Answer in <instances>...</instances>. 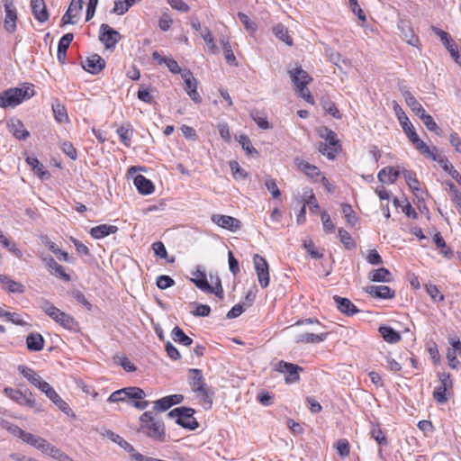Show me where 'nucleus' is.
Returning a JSON list of instances; mask_svg holds the SVG:
<instances>
[{
    "label": "nucleus",
    "mask_w": 461,
    "mask_h": 461,
    "mask_svg": "<svg viewBox=\"0 0 461 461\" xmlns=\"http://www.w3.org/2000/svg\"><path fill=\"white\" fill-rule=\"evenodd\" d=\"M139 431L153 440L166 441L167 434L164 422L157 418L152 411H145L140 415Z\"/></svg>",
    "instance_id": "1"
},
{
    "label": "nucleus",
    "mask_w": 461,
    "mask_h": 461,
    "mask_svg": "<svg viewBox=\"0 0 461 461\" xmlns=\"http://www.w3.org/2000/svg\"><path fill=\"white\" fill-rule=\"evenodd\" d=\"M34 95L32 86L11 87L0 93V107H15Z\"/></svg>",
    "instance_id": "2"
},
{
    "label": "nucleus",
    "mask_w": 461,
    "mask_h": 461,
    "mask_svg": "<svg viewBox=\"0 0 461 461\" xmlns=\"http://www.w3.org/2000/svg\"><path fill=\"white\" fill-rule=\"evenodd\" d=\"M4 393L19 405L32 409L35 412H41L44 411L42 404L39 403L35 400L34 395L28 389L21 391L11 387H5L4 389Z\"/></svg>",
    "instance_id": "3"
},
{
    "label": "nucleus",
    "mask_w": 461,
    "mask_h": 461,
    "mask_svg": "<svg viewBox=\"0 0 461 461\" xmlns=\"http://www.w3.org/2000/svg\"><path fill=\"white\" fill-rule=\"evenodd\" d=\"M291 79L294 84L298 95L303 98L307 103L313 104L314 100L308 88V84L312 81V77L302 68H296L289 71Z\"/></svg>",
    "instance_id": "4"
},
{
    "label": "nucleus",
    "mask_w": 461,
    "mask_h": 461,
    "mask_svg": "<svg viewBox=\"0 0 461 461\" xmlns=\"http://www.w3.org/2000/svg\"><path fill=\"white\" fill-rule=\"evenodd\" d=\"M194 410L188 407H177L167 413L168 418H176V422L185 429L194 430L199 427L198 421L194 418Z\"/></svg>",
    "instance_id": "5"
},
{
    "label": "nucleus",
    "mask_w": 461,
    "mask_h": 461,
    "mask_svg": "<svg viewBox=\"0 0 461 461\" xmlns=\"http://www.w3.org/2000/svg\"><path fill=\"white\" fill-rule=\"evenodd\" d=\"M274 369L279 373L285 374V381L286 384H294L300 380V372L303 371V368L298 365L280 360L275 366Z\"/></svg>",
    "instance_id": "6"
},
{
    "label": "nucleus",
    "mask_w": 461,
    "mask_h": 461,
    "mask_svg": "<svg viewBox=\"0 0 461 461\" xmlns=\"http://www.w3.org/2000/svg\"><path fill=\"white\" fill-rule=\"evenodd\" d=\"M255 270L258 276V283L262 288H266L269 285V267L266 258L258 254H255L253 258Z\"/></svg>",
    "instance_id": "7"
},
{
    "label": "nucleus",
    "mask_w": 461,
    "mask_h": 461,
    "mask_svg": "<svg viewBox=\"0 0 461 461\" xmlns=\"http://www.w3.org/2000/svg\"><path fill=\"white\" fill-rule=\"evenodd\" d=\"M121 39L122 35L119 32L106 23L101 24L99 40L104 44L106 49H114Z\"/></svg>",
    "instance_id": "8"
},
{
    "label": "nucleus",
    "mask_w": 461,
    "mask_h": 461,
    "mask_svg": "<svg viewBox=\"0 0 461 461\" xmlns=\"http://www.w3.org/2000/svg\"><path fill=\"white\" fill-rule=\"evenodd\" d=\"M38 389L45 393V395L63 412L68 413L70 411L68 404L64 400H62V398L57 393V392L49 383L43 381Z\"/></svg>",
    "instance_id": "9"
},
{
    "label": "nucleus",
    "mask_w": 461,
    "mask_h": 461,
    "mask_svg": "<svg viewBox=\"0 0 461 461\" xmlns=\"http://www.w3.org/2000/svg\"><path fill=\"white\" fill-rule=\"evenodd\" d=\"M211 220L219 227L232 232H236L242 226L241 221L239 219L229 215L212 214L211 216Z\"/></svg>",
    "instance_id": "10"
},
{
    "label": "nucleus",
    "mask_w": 461,
    "mask_h": 461,
    "mask_svg": "<svg viewBox=\"0 0 461 461\" xmlns=\"http://www.w3.org/2000/svg\"><path fill=\"white\" fill-rule=\"evenodd\" d=\"M4 7L5 12L4 27L9 33H13L16 29L17 20L16 8L14 5V0H4Z\"/></svg>",
    "instance_id": "11"
},
{
    "label": "nucleus",
    "mask_w": 461,
    "mask_h": 461,
    "mask_svg": "<svg viewBox=\"0 0 461 461\" xmlns=\"http://www.w3.org/2000/svg\"><path fill=\"white\" fill-rule=\"evenodd\" d=\"M125 395L126 401L129 399L140 400L132 402V406L139 410L146 409L149 402L148 401H143L146 396L145 392L140 387H125Z\"/></svg>",
    "instance_id": "12"
},
{
    "label": "nucleus",
    "mask_w": 461,
    "mask_h": 461,
    "mask_svg": "<svg viewBox=\"0 0 461 461\" xmlns=\"http://www.w3.org/2000/svg\"><path fill=\"white\" fill-rule=\"evenodd\" d=\"M83 7V0H72L70 5L61 18V26L66 24H76L77 23V15Z\"/></svg>",
    "instance_id": "13"
},
{
    "label": "nucleus",
    "mask_w": 461,
    "mask_h": 461,
    "mask_svg": "<svg viewBox=\"0 0 461 461\" xmlns=\"http://www.w3.org/2000/svg\"><path fill=\"white\" fill-rule=\"evenodd\" d=\"M82 67L86 71L95 75L104 68L105 60L100 55L93 54L82 62Z\"/></svg>",
    "instance_id": "14"
},
{
    "label": "nucleus",
    "mask_w": 461,
    "mask_h": 461,
    "mask_svg": "<svg viewBox=\"0 0 461 461\" xmlns=\"http://www.w3.org/2000/svg\"><path fill=\"white\" fill-rule=\"evenodd\" d=\"M294 164L300 171L303 172L308 177L316 182L322 176L321 172L316 166L312 165L302 158H296L294 159Z\"/></svg>",
    "instance_id": "15"
},
{
    "label": "nucleus",
    "mask_w": 461,
    "mask_h": 461,
    "mask_svg": "<svg viewBox=\"0 0 461 461\" xmlns=\"http://www.w3.org/2000/svg\"><path fill=\"white\" fill-rule=\"evenodd\" d=\"M32 12L39 23L49 20L50 14L44 0H31Z\"/></svg>",
    "instance_id": "16"
},
{
    "label": "nucleus",
    "mask_w": 461,
    "mask_h": 461,
    "mask_svg": "<svg viewBox=\"0 0 461 461\" xmlns=\"http://www.w3.org/2000/svg\"><path fill=\"white\" fill-rule=\"evenodd\" d=\"M365 291L375 298L392 299L395 296V292L387 285H368Z\"/></svg>",
    "instance_id": "17"
},
{
    "label": "nucleus",
    "mask_w": 461,
    "mask_h": 461,
    "mask_svg": "<svg viewBox=\"0 0 461 461\" xmlns=\"http://www.w3.org/2000/svg\"><path fill=\"white\" fill-rule=\"evenodd\" d=\"M7 128L9 131L18 140H26L30 133L25 129L23 122L19 119H11L7 122Z\"/></svg>",
    "instance_id": "18"
},
{
    "label": "nucleus",
    "mask_w": 461,
    "mask_h": 461,
    "mask_svg": "<svg viewBox=\"0 0 461 461\" xmlns=\"http://www.w3.org/2000/svg\"><path fill=\"white\" fill-rule=\"evenodd\" d=\"M333 300L336 303L339 311L348 316H352L359 312V310L348 298L334 295Z\"/></svg>",
    "instance_id": "19"
},
{
    "label": "nucleus",
    "mask_w": 461,
    "mask_h": 461,
    "mask_svg": "<svg viewBox=\"0 0 461 461\" xmlns=\"http://www.w3.org/2000/svg\"><path fill=\"white\" fill-rule=\"evenodd\" d=\"M23 441L41 451L43 454L48 451V447L50 446V443L45 438L29 432H26L25 435H23Z\"/></svg>",
    "instance_id": "20"
},
{
    "label": "nucleus",
    "mask_w": 461,
    "mask_h": 461,
    "mask_svg": "<svg viewBox=\"0 0 461 461\" xmlns=\"http://www.w3.org/2000/svg\"><path fill=\"white\" fill-rule=\"evenodd\" d=\"M432 30L440 38L442 43L449 51L450 55L456 59L458 58V51L449 34L439 28L433 27Z\"/></svg>",
    "instance_id": "21"
},
{
    "label": "nucleus",
    "mask_w": 461,
    "mask_h": 461,
    "mask_svg": "<svg viewBox=\"0 0 461 461\" xmlns=\"http://www.w3.org/2000/svg\"><path fill=\"white\" fill-rule=\"evenodd\" d=\"M192 275L194 277L191 278V282H193L196 287L203 292H212V286L209 284L206 278V274L203 270H201L198 267Z\"/></svg>",
    "instance_id": "22"
},
{
    "label": "nucleus",
    "mask_w": 461,
    "mask_h": 461,
    "mask_svg": "<svg viewBox=\"0 0 461 461\" xmlns=\"http://www.w3.org/2000/svg\"><path fill=\"white\" fill-rule=\"evenodd\" d=\"M43 260L46 264V267H48L51 274L55 275L57 277L60 279H63L64 281L68 282L70 280L69 275H68L65 272L63 267L57 263V261L54 258L50 257L45 258Z\"/></svg>",
    "instance_id": "23"
},
{
    "label": "nucleus",
    "mask_w": 461,
    "mask_h": 461,
    "mask_svg": "<svg viewBox=\"0 0 461 461\" xmlns=\"http://www.w3.org/2000/svg\"><path fill=\"white\" fill-rule=\"evenodd\" d=\"M118 231V227L110 224H101L90 230V235L96 240L103 239L110 234H114Z\"/></svg>",
    "instance_id": "24"
},
{
    "label": "nucleus",
    "mask_w": 461,
    "mask_h": 461,
    "mask_svg": "<svg viewBox=\"0 0 461 461\" xmlns=\"http://www.w3.org/2000/svg\"><path fill=\"white\" fill-rule=\"evenodd\" d=\"M44 343L45 340L43 337L38 332L30 333L26 337V347L29 351H41L44 347Z\"/></svg>",
    "instance_id": "25"
},
{
    "label": "nucleus",
    "mask_w": 461,
    "mask_h": 461,
    "mask_svg": "<svg viewBox=\"0 0 461 461\" xmlns=\"http://www.w3.org/2000/svg\"><path fill=\"white\" fill-rule=\"evenodd\" d=\"M134 185L141 194H150L154 192L153 183L142 175L134 177Z\"/></svg>",
    "instance_id": "26"
},
{
    "label": "nucleus",
    "mask_w": 461,
    "mask_h": 461,
    "mask_svg": "<svg viewBox=\"0 0 461 461\" xmlns=\"http://www.w3.org/2000/svg\"><path fill=\"white\" fill-rule=\"evenodd\" d=\"M400 176V171L393 167H386L378 173V180L384 184H393Z\"/></svg>",
    "instance_id": "27"
},
{
    "label": "nucleus",
    "mask_w": 461,
    "mask_h": 461,
    "mask_svg": "<svg viewBox=\"0 0 461 461\" xmlns=\"http://www.w3.org/2000/svg\"><path fill=\"white\" fill-rule=\"evenodd\" d=\"M189 372L192 375L189 377V384H190V386L192 387V391L194 393H195L196 391L200 390L201 388L206 386V384L204 382V377L200 369L193 368V369H190Z\"/></svg>",
    "instance_id": "28"
},
{
    "label": "nucleus",
    "mask_w": 461,
    "mask_h": 461,
    "mask_svg": "<svg viewBox=\"0 0 461 461\" xmlns=\"http://www.w3.org/2000/svg\"><path fill=\"white\" fill-rule=\"evenodd\" d=\"M19 372L35 387L39 388L41 383L44 381L40 375H38L33 369L26 366H19Z\"/></svg>",
    "instance_id": "29"
},
{
    "label": "nucleus",
    "mask_w": 461,
    "mask_h": 461,
    "mask_svg": "<svg viewBox=\"0 0 461 461\" xmlns=\"http://www.w3.org/2000/svg\"><path fill=\"white\" fill-rule=\"evenodd\" d=\"M403 95H404L405 102H406L407 105L411 109V111L418 117L420 118L423 114L426 113L422 105L420 104V102L414 97V95L410 91H405L403 93Z\"/></svg>",
    "instance_id": "30"
},
{
    "label": "nucleus",
    "mask_w": 461,
    "mask_h": 461,
    "mask_svg": "<svg viewBox=\"0 0 461 461\" xmlns=\"http://www.w3.org/2000/svg\"><path fill=\"white\" fill-rule=\"evenodd\" d=\"M379 333L383 339L388 343H397L401 340L402 337L399 332L394 330L392 327L383 325L378 329Z\"/></svg>",
    "instance_id": "31"
},
{
    "label": "nucleus",
    "mask_w": 461,
    "mask_h": 461,
    "mask_svg": "<svg viewBox=\"0 0 461 461\" xmlns=\"http://www.w3.org/2000/svg\"><path fill=\"white\" fill-rule=\"evenodd\" d=\"M368 278L373 282L389 283L393 280V276L387 268L381 267L371 271L368 274Z\"/></svg>",
    "instance_id": "32"
},
{
    "label": "nucleus",
    "mask_w": 461,
    "mask_h": 461,
    "mask_svg": "<svg viewBox=\"0 0 461 461\" xmlns=\"http://www.w3.org/2000/svg\"><path fill=\"white\" fill-rule=\"evenodd\" d=\"M195 393L204 409H211L212 406L213 391L207 385L196 391Z\"/></svg>",
    "instance_id": "33"
},
{
    "label": "nucleus",
    "mask_w": 461,
    "mask_h": 461,
    "mask_svg": "<svg viewBox=\"0 0 461 461\" xmlns=\"http://www.w3.org/2000/svg\"><path fill=\"white\" fill-rule=\"evenodd\" d=\"M328 333H320L315 334L312 332H305L297 337L296 341L306 343V344H314L320 343L326 339Z\"/></svg>",
    "instance_id": "34"
},
{
    "label": "nucleus",
    "mask_w": 461,
    "mask_h": 461,
    "mask_svg": "<svg viewBox=\"0 0 461 461\" xmlns=\"http://www.w3.org/2000/svg\"><path fill=\"white\" fill-rule=\"evenodd\" d=\"M319 151L326 156L330 159H334L336 155L340 150V145L339 143H333L331 146L330 143L321 142L318 147Z\"/></svg>",
    "instance_id": "35"
},
{
    "label": "nucleus",
    "mask_w": 461,
    "mask_h": 461,
    "mask_svg": "<svg viewBox=\"0 0 461 461\" xmlns=\"http://www.w3.org/2000/svg\"><path fill=\"white\" fill-rule=\"evenodd\" d=\"M40 307L50 318L55 321L59 316V313L62 312L54 306L50 301L45 299H41Z\"/></svg>",
    "instance_id": "36"
},
{
    "label": "nucleus",
    "mask_w": 461,
    "mask_h": 461,
    "mask_svg": "<svg viewBox=\"0 0 461 461\" xmlns=\"http://www.w3.org/2000/svg\"><path fill=\"white\" fill-rule=\"evenodd\" d=\"M52 111L54 117L59 123H64L68 122V116L67 110L58 100L52 104Z\"/></svg>",
    "instance_id": "37"
},
{
    "label": "nucleus",
    "mask_w": 461,
    "mask_h": 461,
    "mask_svg": "<svg viewBox=\"0 0 461 461\" xmlns=\"http://www.w3.org/2000/svg\"><path fill=\"white\" fill-rule=\"evenodd\" d=\"M273 33L275 36L279 39L280 41L285 42L288 46L293 45V40L289 36V32L287 28L283 25L282 23H278L274 26L273 28Z\"/></svg>",
    "instance_id": "38"
},
{
    "label": "nucleus",
    "mask_w": 461,
    "mask_h": 461,
    "mask_svg": "<svg viewBox=\"0 0 461 461\" xmlns=\"http://www.w3.org/2000/svg\"><path fill=\"white\" fill-rule=\"evenodd\" d=\"M221 44L223 54H224L227 63L230 66L237 67L238 62H237L236 57L231 50V46H230L228 39L222 38L221 40Z\"/></svg>",
    "instance_id": "39"
},
{
    "label": "nucleus",
    "mask_w": 461,
    "mask_h": 461,
    "mask_svg": "<svg viewBox=\"0 0 461 461\" xmlns=\"http://www.w3.org/2000/svg\"><path fill=\"white\" fill-rule=\"evenodd\" d=\"M402 176L404 177L407 185L417 195V193L420 191L419 185L420 182L416 177V174L411 170L403 169L402 171Z\"/></svg>",
    "instance_id": "40"
},
{
    "label": "nucleus",
    "mask_w": 461,
    "mask_h": 461,
    "mask_svg": "<svg viewBox=\"0 0 461 461\" xmlns=\"http://www.w3.org/2000/svg\"><path fill=\"white\" fill-rule=\"evenodd\" d=\"M171 336L175 342L184 346H190L193 343V339L188 337L178 326H176L172 330Z\"/></svg>",
    "instance_id": "41"
},
{
    "label": "nucleus",
    "mask_w": 461,
    "mask_h": 461,
    "mask_svg": "<svg viewBox=\"0 0 461 461\" xmlns=\"http://www.w3.org/2000/svg\"><path fill=\"white\" fill-rule=\"evenodd\" d=\"M412 144L422 155L431 158L432 160H437V156L434 153L436 148H434L433 150H431L429 147L420 138L412 141Z\"/></svg>",
    "instance_id": "42"
},
{
    "label": "nucleus",
    "mask_w": 461,
    "mask_h": 461,
    "mask_svg": "<svg viewBox=\"0 0 461 461\" xmlns=\"http://www.w3.org/2000/svg\"><path fill=\"white\" fill-rule=\"evenodd\" d=\"M341 212L346 219L347 223L353 227L357 221V217L352 209V206L348 203L341 204Z\"/></svg>",
    "instance_id": "43"
},
{
    "label": "nucleus",
    "mask_w": 461,
    "mask_h": 461,
    "mask_svg": "<svg viewBox=\"0 0 461 461\" xmlns=\"http://www.w3.org/2000/svg\"><path fill=\"white\" fill-rule=\"evenodd\" d=\"M56 322L61 325L63 328L70 330H74L77 324L75 319L71 315L64 312H61V313H59V316L56 320Z\"/></svg>",
    "instance_id": "44"
},
{
    "label": "nucleus",
    "mask_w": 461,
    "mask_h": 461,
    "mask_svg": "<svg viewBox=\"0 0 461 461\" xmlns=\"http://www.w3.org/2000/svg\"><path fill=\"white\" fill-rule=\"evenodd\" d=\"M393 110H394V113H395L403 131L407 130L408 128L412 126L409 118L407 117L405 113L402 111L401 106L396 102H393Z\"/></svg>",
    "instance_id": "45"
},
{
    "label": "nucleus",
    "mask_w": 461,
    "mask_h": 461,
    "mask_svg": "<svg viewBox=\"0 0 461 461\" xmlns=\"http://www.w3.org/2000/svg\"><path fill=\"white\" fill-rule=\"evenodd\" d=\"M45 454L59 461H74L70 456L51 444H50L48 451H46Z\"/></svg>",
    "instance_id": "46"
},
{
    "label": "nucleus",
    "mask_w": 461,
    "mask_h": 461,
    "mask_svg": "<svg viewBox=\"0 0 461 461\" xmlns=\"http://www.w3.org/2000/svg\"><path fill=\"white\" fill-rule=\"evenodd\" d=\"M204 42L206 43L209 50L212 53H215L218 50V47L214 42L213 36L208 28H204L201 33Z\"/></svg>",
    "instance_id": "47"
},
{
    "label": "nucleus",
    "mask_w": 461,
    "mask_h": 461,
    "mask_svg": "<svg viewBox=\"0 0 461 461\" xmlns=\"http://www.w3.org/2000/svg\"><path fill=\"white\" fill-rule=\"evenodd\" d=\"M236 139L248 155L258 154L257 149L253 147L247 135H240L239 137H236Z\"/></svg>",
    "instance_id": "48"
},
{
    "label": "nucleus",
    "mask_w": 461,
    "mask_h": 461,
    "mask_svg": "<svg viewBox=\"0 0 461 461\" xmlns=\"http://www.w3.org/2000/svg\"><path fill=\"white\" fill-rule=\"evenodd\" d=\"M26 162L32 167V168L37 173L41 178L44 176H50V174L45 171L43 168V165L40 163V161L36 158L28 157L26 158Z\"/></svg>",
    "instance_id": "49"
},
{
    "label": "nucleus",
    "mask_w": 461,
    "mask_h": 461,
    "mask_svg": "<svg viewBox=\"0 0 461 461\" xmlns=\"http://www.w3.org/2000/svg\"><path fill=\"white\" fill-rule=\"evenodd\" d=\"M370 434L380 446H387L388 440L378 425L372 428Z\"/></svg>",
    "instance_id": "50"
},
{
    "label": "nucleus",
    "mask_w": 461,
    "mask_h": 461,
    "mask_svg": "<svg viewBox=\"0 0 461 461\" xmlns=\"http://www.w3.org/2000/svg\"><path fill=\"white\" fill-rule=\"evenodd\" d=\"M339 237L340 240V242L345 246L346 249H350L355 248L356 244L351 238V235L345 230L344 229L339 230Z\"/></svg>",
    "instance_id": "51"
},
{
    "label": "nucleus",
    "mask_w": 461,
    "mask_h": 461,
    "mask_svg": "<svg viewBox=\"0 0 461 461\" xmlns=\"http://www.w3.org/2000/svg\"><path fill=\"white\" fill-rule=\"evenodd\" d=\"M420 119L423 122V123L425 124L429 131H433L438 135L439 134L440 129L434 121V119L432 118V116H430L428 113H425Z\"/></svg>",
    "instance_id": "52"
},
{
    "label": "nucleus",
    "mask_w": 461,
    "mask_h": 461,
    "mask_svg": "<svg viewBox=\"0 0 461 461\" xmlns=\"http://www.w3.org/2000/svg\"><path fill=\"white\" fill-rule=\"evenodd\" d=\"M117 133L120 137V140L126 147H130L131 141V137H132V131L130 129L122 126L117 129Z\"/></svg>",
    "instance_id": "53"
},
{
    "label": "nucleus",
    "mask_w": 461,
    "mask_h": 461,
    "mask_svg": "<svg viewBox=\"0 0 461 461\" xmlns=\"http://www.w3.org/2000/svg\"><path fill=\"white\" fill-rule=\"evenodd\" d=\"M182 77L185 79V90L187 93L193 89L197 88V81L193 77V74L191 73V71H189V70L185 71L182 74Z\"/></svg>",
    "instance_id": "54"
},
{
    "label": "nucleus",
    "mask_w": 461,
    "mask_h": 461,
    "mask_svg": "<svg viewBox=\"0 0 461 461\" xmlns=\"http://www.w3.org/2000/svg\"><path fill=\"white\" fill-rule=\"evenodd\" d=\"M303 247L306 249L307 253L315 259L321 258L323 255L320 253L313 243L312 240H303Z\"/></svg>",
    "instance_id": "55"
},
{
    "label": "nucleus",
    "mask_w": 461,
    "mask_h": 461,
    "mask_svg": "<svg viewBox=\"0 0 461 461\" xmlns=\"http://www.w3.org/2000/svg\"><path fill=\"white\" fill-rule=\"evenodd\" d=\"M172 406L173 405L169 398L167 396H165L154 402L153 410L158 411H166Z\"/></svg>",
    "instance_id": "56"
},
{
    "label": "nucleus",
    "mask_w": 461,
    "mask_h": 461,
    "mask_svg": "<svg viewBox=\"0 0 461 461\" xmlns=\"http://www.w3.org/2000/svg\"><path fill=\"white\" fill-rule=\"evenodd\" d=\"M447 392L448 391L443 388L442 386H437L433 391L434 400L440 404L446 403L448 400V397L447 396Z\"/></svg>",
    "instance_id": "57"
},
{
    "label": "nucleus",
    "mask_w": 461,
    "mask_h": 461,
    "mask_svg": "<svg viewBox=\"0 0 461 461\" xmlns=\"http://www.w3.org/2000/svg\"><path fill=\"white\" fill-rule=\"evenodd\" d=\"M46 245L48 246L49 249L58 257L59 260L66 262L68 261V254L59 249L54 242L49 241L46 243Z\"/></svg>",
    "instance_id": "58"
},
{
    "label": "nucleus",
    "mask_w": 461,
    "mask_h": 461,
    "mask_svg": "<svg viewBox=\"0 0 461 461\" xmlns=\"http://www.w3.org/2000/svg\"><path fill=\"white\" fill-rule=\"evenodd\" d=\"M156 285L159 289H167L175 285V281L169 276H159L157 277Z\"/></svg>",
    "instance_id": "59"
},
{
    "label": "nucleus",
    "mask_w": 461,
    "mask_h": 461,
    "mask_svg": "<svg viewBox=\"0 0 461 461\" xmlns=\"http://www.w3.org/2000/svg\"><path fill=\"white\" fill-rule=\"evenodd\" d=\"M238 16L247 31L253 32L257 30L258 26L256 23L251 21L246 14L239 13Z\"/></svg>",
    "instance_id": "60"
},
{
    "label": "nucleus",
    "mask_w": 461,
    "mask_h": 461,
    "mask_svg": "<svg viewBox=\"0 0 461 461\" xmlns=\"http://www.w3.org/2000/svg\"><path fill=\"white\" fill-rule=\"evenodd\" d=\"M162 63H165L167 65L168 70L173 74H179L182 71L178 63L173 59H170V58L160 59L159 64H162Z\"/></svg>",
    "instance_id": "61"
},
{
    "label": "nucleus",
    "mask_w": 461,
    "mask_h": 461,
    "mask_svg": "<svg viewBox=\"0 0 461 461\" xmlns=\"http://www.w3.org/2000/svg\"><path fill=\"white\" fill-rule=\"evenodd\" d=\"M74 39V35L71 32L64 34L59 41L58 50L60 51L67 52L70 43Z\"/></svg>",
    "instance_id": "62"
},
{
    "label": "nucleus",
    "mask_w": 461,
    "mask_h": 461,
    "mask_svg": "<svg viewBox=\"0 0 461 461\" xmlns=\"http://www.w3.org/2000/svg\"><path fill=\"white\" fill-rule=\"evenodd\" d=\"M321 137L325 139L324 143H330L331 146L333 145V143H339V140L337 139V134L333 131H331L328 128H324L321 131Z\"/></svg>",
    "instance_id": "63"
},
{
    "label": "nucleus",
    "mask_w": 461,
    "mask_h": 461,
    "mask_svg": "<svg viewBox=\"0 0 461 461\" xmlns=\"http://www.w3.org/2000/svg\"><path fill=\"white\" fill-rule=\"evenodd\" d=\"M60 149L71 159L75 160L77 158V150L71 142L63 141L60 145Z\"/></svg>",
    "instance_id": "64"
}]
</instances>
